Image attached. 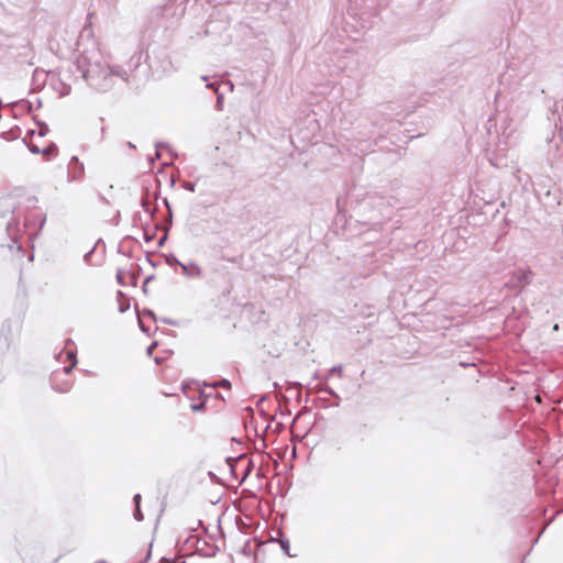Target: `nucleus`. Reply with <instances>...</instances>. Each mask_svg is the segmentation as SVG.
Listing matches in <instances>:
<instances>
[{
	"label": "nucleus",
	"instance_id": "nucleus-3",
	"mask_svg": "<svg viewBox=\"0 0 563 563\" xmlns=\"http://www.w3.org/2000/svg\"><path fill=\"white\" fill-rule=\"evenodd\" d=\"M442 317V321H440V324H438L437 322H433L431 320H424V323H431L432 327L437 328V327H442L444 328L445 325L443 324V322H445L448 320L445 314H441Z\"/></svg>",
	"mask_w": 563,
	"mask_h": 563
},
{
	"label": "nucleus",
	"instance_id": "nucleus-4",
	"mask_svg": "<svg viewBox=\"0 0 563 563\" xmlns=\"http://www.w3.org/2000/svg\"><path fill=\"white\" fill-rule=\"evenodd\" d=\"M155 346H156V343H153L152 345H150V346H148V349H147V353H148V355H151V354H152V352H153V350H154V347H155Z\"/></svg>",
	"mask_w": 563,
	"mask_h": 563
},
{
	"label": "nucleus",
	"instance_id": "nucleus-2",
	"mask_svg": "<svg viewBox=\"0 0 563 563\" xmlns=\"http://www.w3.org/2000/svg\"><path fill=\"white\" fill-rule=\"evenodd\" d=\"M438 302L435 299H429L424 301V314L430 316V310L437 308Z\"/></svg>",
	"mask_w": 563,
	"mask_h": 563
},
{
	"label": "nucleus",
	"instance_id": "nucleus-6",
	"mask_svg": "<svg viewBox=\"0 0 563 563\" xmlns=\"http://www.w3.org/2000/svg\"><path fill=\"white\" fill-rule=\"evenodd\" d=\"M118 279H119V283H121V284H122V280H121V274H120V273L118 274Z\"/></svg>",
	"mask_w": 563,
	"mask_h": 563
},
{
	"label": "nucleus",
	"instance_id": "nucleus-1",
	"mask_svg": "<svg viewBox=\"0 0 563 563\" xmlns=\"http://www.w3.org/2000/svg\"><path fill=\"white\" fill-rule=\"evenodd\" d=\"M532 272L530 269L521 272L516 278L518 284H529L532 278Z\"/></svg>",
	"mask_w": 563,
	"mask_h": 563
},
{
	"label": "nucleus",
	"instance_id": "nucleus-5",
	"mask_svg": "<svg viewBox=\"0 0 563 563\" xmlns=\"http://www.w3.org/2000/svg\"><path fill=\"white\" fill-rule=\"evenodd\" d=\"M559 329H560L559 324H558V323H555V324L553 325V331H559Z\"/></svg>",
	"mask_w": 563,
	"mask_h": 563
}]
</instances>
